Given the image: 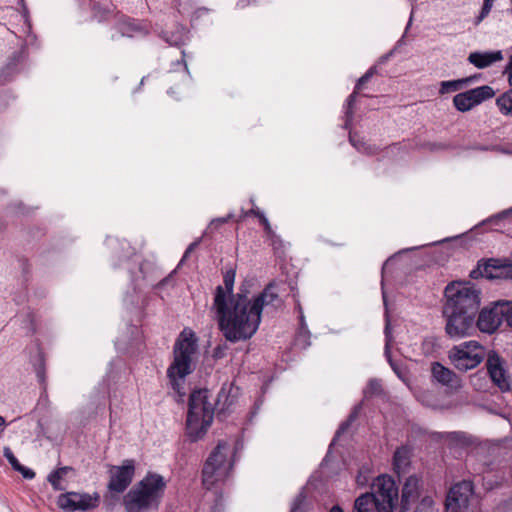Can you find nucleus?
Returning <instances> with one entry per match:
<instances>
[{"instance_id": "11", "label": "nucleus", "mask_w": 512, "mask_h": 512, "mask_svg": "<svg viewBox=\"0 0 512 512\" xmlns=\"http://www.w3.org/2000/svg\"><path fill=\"white\" fill-rule=\"evenodd\" d=\"M487 373L492 383L499 388L501 392L511 390V377L507 371V363L496 351L491 350L486 355L485 363Z\"/></svg>"}, {"instance_id": "39", "label": "nucleus", "mask_w": 512, "mask_h": 512, "mask_svg": "<svg viewBox=\"0 0 512 512\" xmlns=\"http://www.w3.org/2000/svg\"><path fill=\"white\" fill-rule=\"evenodd\" d=\"M505 71L507 72L509 81L512 84V56L510 58V61H509L508 65H507Z\"/></svg>"}, {"instance_id": "4", "label": "nucleus", "mask_w": 512, "mask_h": 512, "mask_svg": "<svg viewBox=\"0 0 512 512\" xmlns=\"http://www.w3.org/2000/svg\"><path fill=\"white\" fill-rule=\"evenodd\" d=\"M208 398L207 389H199L190 394L186 426L187 434L192 441L200 439L213 421L214 408Z\"/></svg>"}, {"instance_id": "20", "label": "nucleus", "mask_w": 512, "mask_h": 512, "mask_svg": "<svg viewBox=\"0 0 512 512\" xmlns=\"http://www.w3.org/2000/svg\"><path fill=\"white\" fill-rule=\"evenodd\" d=\"M353 512H379V506L372 494L367 492L356 498Z\"/></svg>"}, {"instance_id": "33", "label": "nucleus", "mask_w": 512, "mask_h": 512, "mask_svg": "<svg viewBox=\"0 0 512 512\" xmlns=\"http://www.w3.org/2000/svg\"><path fill=\"white\" fill-rule=\"evenodd\" d=\"M350 142L351 144L358 150V151H361V152H366V153H369L371 154L373 151L370 147L366 146V144L363 142V141H360V140H356L355 139V136L351 135L350 134Z\"/></svg>"}, {"instance_id": "43", "label": "nucleus", "mask_w": 512, "mask_h": 512, "mask_svg": "<svg viewBox=\"0 0 512 512\" xmlns=\"http://www.w3.org/2000/svg\"><path fill=\"white\" fill-rule=\"evenodd\" d=\"M264 225H265V229L266 230H270V224L267 220V218L265 216H262V221H261Z\"/></svg>"}, {"instance_id": "25", "label": "nucleus", "mask_w": 512, "mask_h": 512, "mask_svg": "<svg viewBox=\"0 0 512 512\" xmlns=\"http://www.w3.org/2000/svg\"><path fill=\"white\" fill-rule=\"evenodd\" d=\"M496 104L503 115L512 116V89L500 95Z\"/></svg>"}, {"instance_id": "9", "label": "nucleus", "mask_w": 512, "mask_h": 512, "mask_svg": "<svg viewBox=\"0 0 512 512\" xmlns=\"http://www.w3.org/2000/svg\"><path fill=\"white\" fill-rule=\"evenodd\" d=\"M372 496L378 503L379 512H393L398 500V487L392 477L378 476L372 486Z\"/></svg>"}, {"instance_id": "31", "label": "nucleus", "mask_w": 512, "mask_h": 512, "mask_svg": "<svg viewBox=\"0 0 512 512\" xmlns=\"http://www.w3.org/2000/svg\"><path fill=\"white\" fill-rule=\"evenodd\" d=\"M381 392V384L376 379H371L365 389V395H375Z\"/></svg>"}, {"instance_id": "19", "label": "nucleus", "mask_w": 512, "mask_h": 512, "mask_svg": "<svg viewBox=\"0 0 512 512\" xmlns=\"http://www.w3.org/2000/svg\"><path fill=\"white\" fill-rule=\"evenodd\" d=\"M502 59L503 54L501 51L472 52L468 56V61L479 69H484Z\"/></svg>"}, {"instance_id": "16", "label": "nucleus", "mask_w": 512, "mask_h": 512, "mask_svg": "<svg viewBox=\"0 0 512 512\" xmlns=\"http://www.w3.org/2000/svg\"><path fill=\"white\" fill-rule=\"evenodd\" d=\"M473 493L471 481L463 480L451 487L446 498L447 512H462L468 507L469 499Z\"/></svg>"}, {"instance_id": "42", "label": "nucleus", "mask_w": 512, "mask_h": 512, "mask_svg": "<svg viewBox=\"0 0 512 512\" xmlns=\"http://www.w3.org/2000/svg\"><path fill=\"white\" fill-rule=\"evenodd\" d=\"M192 253V251L187 247L182 259H181V262H184L188 257L189 255Z\"/></svg>"}, {"instance_id": "40", "label": "nucleus", "mask_w": 512, "mask_h": 512, "mask_svg": "<svg viewBox=\"0 0 512 512\" xmlns=\"http://www.w3.org/2000/svg\"><path fill=\"white\" fill-rule=\"evenodd\" d=\"M231 217H232V214H229L227 217H222V218L214 219L211 223H212V224H215V223H218V224H224V223H226V222H227Z\"/></svg>"}, {"instance_id": "10", "label": "nucleus", "mask_w": 512, "mask_h": 512, "mask_svg": "<svg viewBox=\"0 0 512 512\" xmlns=\"http://www.w3.org/2000/svg\"><path fill=\"white\" fill-rule=\"evenodd\" d=\"M443 315L446 318V333L451 338H462L470 335L476 328V315L464 314V312L453 311L443 308Z\"/></svg>"}, {"instance_id": "14", "label": "nucleus", "mask_w": 512, "mask_h": 512, "mask_svg": "<svg viewBox=\"0 0 512 512\" xmlns=\"http://www.w3.org/2000/svg\"><path fill=\"white\" fill-rule=\"evenodd\" d=\"M504 320L506 321L504 301H498L491 306L483 308L479 312L476 327L481 332L492 334Z\"/></svg>"}, {"instance_id": "30", "label": "nucleus", "mask_w": 512, "mask_h": 512, "mask_svg": "<svg viewBox=\"0 0 512 512\" xmlns=\"http://www.w3.org/2000/svg\"><path fill=\"white\" fill-rule=\"evenodd\" d=\"M3 455L14 470H16L21 465L9 447H4Z\"/></svg>"}, {"instance_id": "36", "label": "nucleus", "mask_w": 512, "mask_h": 512, "mask_svg": "<svg viewBox=\"0 0 512 512\" xmlns=\"http://www.w3.org/2000/svg\"><path fill=\"white\" fill-rule=\"evenodd\" d=\"M504 308L506 309V323L512 328V301H504Z\"/></svg>"}, {"instance_id": "29", "label": "nucleus", "mask_w": 512, "mask_h": 512, "mask_svg": "<svg viewBox=\"0 0 512 512\" xmlns=\"http://www.w3.org/2000/svg\"><path fill=\"white\" fill-rule=\"evenodd\" d=\"M375 73V67H371L370 69H368L366 73L358 79L354 89L358 91L362 90L364 85L373 77Z\"/></svg>"}, {"instance_id": "26", "label": "nucleus", "mask_w": 512, "mask_h": 512, "mask_svg": "<svg viewBox=\"0 0 512 512\" xmlns=\"http://www.w3.org/2000/svg\"><path fill=\"white\" fill-rule=\"evenodd\" d=\"M359 92L360 91L354 89V91L347 98L346 108H345V117H346L345 127L346 128L351 124V122L353 120L354 105L356 103L357 95L359 94Z\"/></svg>"}, {"instance_id": "37", "label": "nucleus", "mask_w": 512, "mask_h": 512, "mask_svg": "<svg viewBox=\"0 0 512 512\" xmlns=\"http://www.w3.org/2000/svg\"><path fill=\"white\" fill-rule=\"evenodd\" d=\"M385 336H386V345H385V354L389 355V346L391 341V335H390V322L387 318L386 325H385Z\"/></svg>"}, {"instance_id": "28", "label": "nucleus", "mask_w": 512, "mask_h": 512, "mask_svg": "<svg viewBox=\"0 0 512 512\" xmlns=\"http://www.w3.org/2000/svg\"><path fill=\"white\" fill-rule=\"evenodd\" d=\"M357 416H358V407H356L351 412L348 419L339 426L338 430L336 431L335 438L340 437V435L345 433L347 431V429L350 427L351 423L357 418Z\"/></svg>"}, {"instance_id": "21", "label": "nucleus", "mask_w": 512, "mask_h": 512, "mask_svg": "<svg viewBox=\"0 0 512 512\" xmlns=\"http://www.w3.org/2000/svg\"><path fill=\"white\" fill-rule=\"evenodd\" d=\"M476 76H470L462 79L457 80H450V81H442L440 83V94H447L451 92H456L467 86L468 84L472 83L474 80H476Z\"/></svg>"}, {"instance_id": "34", "label": "nucleus", "mask_w": 512, "mask_h": 512, "mask_svg": "<svg viewBox=\"0 0 512 512\" xmlns=\"http://www.w3.org/2000/svg\"><path fill=\"white\" fill-rule=\"evenodd\" d=\"M493 7V3H490L489 0L484 1L481 12L477 18V23L481 22L484 18H486L491 9Z\"/></svg>"}, {"instance_id": "1", "label": "nucleus", "mask_w": 512, "mask_h": 512, "mask_svg": "<svg viewBox=\"0 0 512 512\" xmlns=\"http://www.w3.org/2000/svg\"><path fill=\"white\" fill-rule=\"evenodd\" d=\"M282 300L271 286L266 287L253 300L249 299L246 291H240L232 298V308H228L225 292L221 285L217 286L214 294L212 309L215 311L219 330L225 339L236 343L250 339L258 330L261 313L264 308L277 309Z\"/></svg>"}, {"instance_id": "24", "label": "nucleus", "mask_w": 512, "mask_h": 512, "mask_svg": "<svg viewBox=\"0 0 512 512\" xmlns=\"http://www.w3.org/2000/svg\"><path fill=\"white\" fill-rule=\"evenodd\" d=\"M409 458L410 449L408 447L402 446L400 448H397L393 456V465L395 470L399 471L401 468L408 465Z\"/></svg>"}, {"instance_id": "5", "label": "nucleus", "mask_w": 512, "mask_h": 512, "mask_svg": "<svg viewBox=\"0 0 512 512\" xmlns=\"http://www.w3.org/2000/svg\"><path fill=\"white\" fill-rule=\"evenodd\" d=\"M444 309L477 315L480 307V291L470 283L452 282L445 288Z\"/></svg>"}, {"instance_id": "45", "label": "nucleus", "mask_w": 512, "mask_h": 512, "mask_svg": "<svg viewBox=\"0 0 512 512\" xmlns=\"http://www.w3.org/2000/svg\"><path fill=\"white\" fill-rule=\"evenodd\" d=\"M250 212L253 213L255 216L259 217L260 220L262 221V216L264 215L261 212L255 210H251Z\"/></svg>"}, {"instance_id": "46", "label": "nucleus", "mask_w": 512, "mask_h": 512, "mask_svg": "<svg viewBox=\"0 0 512 512\" xmlns=\"http://www.w3.org/2000/svg\"><path fill=\"white\" fill-rule=\"evenodd\" d=\"M5 424V419L0 416V426L4 425Z\"/></svg>"}, {"instance_id": "41", "label": "nucleus", "mask_w": 512, "mask_h": 512, "mask_svg": "<svg viewBox=\"0 0 512 512\" xmlns=\"http://www.w3.org/2000/svg\"><path fill=\"white\" fill-rule=\"evenodd\" d=\"M199 242H200L199 240L192 242V243L188 246V248L193 252V251L197 248V246L199 245Z\"/></svg>"}, {"instance_id": "6", "label": "nucleus", "mask_w": 512, "mask_h": 512, "mask_svg": "<svg viewBox=\"0 0 512 512\" xmlns=\"http://www.w3.org/2000/svg\"><path fill=\"white\" fill-rule=\"evenodd\" d=\"M486 357L485 349L477 341H466L453 346L448 358L454 367L462 372L476 368Z\"/></svg>"}, {"instance_id": "3", "label": "nucleus", "mask_w": 512, "mask_h": 512, "mask_svg": "<svg viewBox=\"0 0 512 512\" xmlns=\"http://www.w3.org/2000/svg\"><path fill=\"white\" fill-rule=\"evenodd\" d=\"M165 486L162 476L147 475L124 496L123 504L126 512H148L157 509Z\"/></svg>"}, {"instance_id": "12", "label": "nucleus", "mask_w": 512, "mask_h": 512, "mask_svg": "<svg viewBox=\"0 0 512 512\" xmlns=\"http://www.w3.org/2000/svg\"><path fill=\"white\" fill-rule=\"evenodd\" d=\"M100 496L97 492L93 494L66 492L58 496V506L67 512L77 510L87 511L96 508L99 505Z\"/></svg>"}, {"instance_id": "32", "label": "nucleus", "mask_w": 512, "mask_h": 512, "mask_svg": "<svg viewBox=\"0 0 512 512\" xmlns=\"http://www.w3.org/2000/svg\"><path fill=\"white\" fill-rule=\"evenodd\" d=\"M228 349H229V347H228V345L226 343L218 344L213 349L212 357L215 360L222 359V358H224L226 356Z\"/></svg>"}, {"instance_id": "35", "label": "nucleus", "mask_w": 512, "mask_h": 512, "mask_svg": "<svg viewBox=\"0 0 512 512\" xmlns=\"http://www.w3.org/2000/svg\"><path fill=\"white\" fill-rule=\"evenodd\" d=\"M15 471L19 472L25 479H33L35 477V472L23 465H20Z\"/></svg>"}, {"instance_id": "8", "label": "nucleus", "mask_w": 512, "mask_h": 512, "mask_svg": "<svg viewBox=\"0 0 512 512\" xmlns=\"http://www.w3.org/2000/svg\"><path fill=\"white\" fill-rule=\"evenodd\" d=\"M229 445L225 441H220L216 448L211 452L203 467V483L212 485L214 482L224 479L232 464L227 463Z\"/></svg>"}, {"instance_id": "7", "label": "nucleus", "mask_w": 512, "mask_h": 512, "mask_svg": "<svg viewBox=\"0 0 512 512\" xmlns=\"http://www.w3.org/2000/svg\"><path fill=\"white\" fill-rule=\"evenodd\" d=\"M401 512H434L435 501L429 494L419 492V481L415 476H410L405 481L400 503Z\"/></svg>"}, {"instance_id": "27", "label": "nucleus", "mask_w": 512, "mask_h": 512, "mask_svg": "<svg viewBox=\"0 0 512 512\" xmlns=\"http://www.w3.org/2000/svg\"><path fill=\"white\" fill-rule=\"evenodd\" d=\"M183 28L177 29L175 32H162V38L170 45L179 46L183 43Z\"/></svg>"}, {"instance_id": "15", "label": "nucleus", "mask_w": 512, "mask_h": 512, "mask_svg": "<svg viewBox=\"0 0 512 512\" xmlns=\"http://www.w3.org/2000/svg\"><path fill=\"white\" fill-rule=\"evenodd\" d=\"M494 94L492 87L483 85L458 93L453 98V104L458 111L467 112L485 100L492 98Z\"/></svg>"}, {"instance_id": "17", "label": "nucleus", "mask_w": 512, "mask_h": 512, "mask_svg": "<svg viewBox=\"0 0 512 512\" xmlns=\"http://www.w3.org/2000/svg\"><path fill=\"white\" fill-rule=\"evenodd\" d=\"M479 276L487 279H512V262L502 263L499 260L489 259L483 265L471 271V278H478Z\"/></svg>"}, {"instance_id": "22", "label": "nucleus", "mask_w": 512, "mask_h": 512, "mask_svg": "<svg viewBox=\"0 0 512 512\" xmlns=\"http://www.w3.org/2000/svg\"><path fill=\"white\" fill-rule=\"evenodd\" d=\"M72 467L64 466L53 471L48 476V482L51 484L55 491H63L65 487L61 484V480L72 471Z\"/></svg>"}, {"instance_id": "38", "label": "nucleus", "mask_w": 512, "mask_h": 512, "mask_svg": "<svg viewBox=\"0 0 512 512\" xmlns=\"http://www.w3.org/2000/svg\"><path fill=\"white\" fill-rule=\"evenodd\" d=\"M447 148H448V145L443 144V143H434L431 145V150H433V151L443 150V149H447Z\"/></svg>"}, {"instance_id": "44", "label": "nucleus", "mask_w": 512, "mask_h": 512, "mask_svg": "<svg viewBox=\"0 0 512 512\" xmlns=\"http://www.w3.org/2000/svg\"><path fill=\"white\" fill-rule=\"evenodd\" d=\"M330 512H344L343 509L339 506H333L331 508V511Z\"/></svg>"}, {"instance_id": "13", "label": "nucleus", "mask_w": 512, "mask_h": 512, "mask_svg": "<svg viewBox=\"0 0 512 512\" xmlns=\"http://www.w3.org/2000/svg\"><path fill=\"white\" fill-rule=\"evenodd\" d=\"M135 473V462L126 459L120 466L111 465L109 469L110 480L107 488L110 492L121 494L131 484Z\"/></svg>"}, {"instance_id": "23", "label": "nucleus", "mask_w": 512, "mask_h": 512, "mask_svg": "<svg viewBox=\"0 0 512 512\" xmlns=\"http://www.w3.org/2000/svg\"><path fill=\"white\" fill-rule=\"evenodd\" d=\"M234 281H235V271L234 270H228L223 277L224 287L221 286L225 292L226 297V303L228 308H232V298L233 296H236V294H233V288H234Z\"/></svg>"}, {"instance_id": "18", "label": "nucleus", "mask_w": 512, "mask_h": 512, "mask_svg": "<svg viewBox=\"0 0 512 512\" xmlns=\"http://www.w3.org/2000/svg\"><path fill=\"white\" fill-rule=\"evenodd\" d=\"M431 374L432 378L443 386H447L455 390L462 386L461 378L451 369L445 367L439 362H433L431 364Z\"/></svg>"}, {"instance_id": "2", "label": "nucleus", "mask_w": 512, "mask_h": 512, "mask_svg": "<svg viewBox=\"0 0 512 512\" xmlns=\"http://www.w3.org/2000/svg\"><path fill=\"white\" fill-rule=\"evenodd\" d=\"M197 337L191 329L185 328L173 347V362L167 369V376L174 391L180 393L183 380L194 371L193 358L197 353Z\"/></svg>"}]
</instances>
